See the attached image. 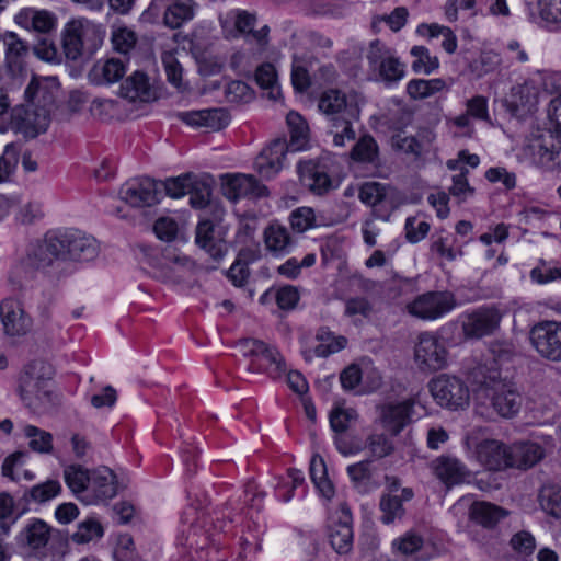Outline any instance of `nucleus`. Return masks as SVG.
Instances as JSON below:
<instances>
[{"label":"nucleus","mask_w":561,"mask_h":561,"mask_svg":"<svg viewBox=\"0 0 561 561\" xmlns=\"http://www.w3.org/2000/svg\"><path fill=\"white\" fill-rule=\"evenodd\" d=\"M549 117L554 129L538 130L531 134L522 149L526 160L545 171H552L559 164L561 152V94L550 103Z\"/></svg>","instance_id":"1"},{"label":"nucleus","mask_w":561,"mask_h":561,"mask_svg":"<svg viewBox=\"0 0 561 561\" xmlns=\"http://www.w3.org/2000/svg\"><path fill=\"white\" fill-rule=\"evenodd\" d=\"M51 369L43 360L26 364L18 380V392L23 403L35 414L50 412L56 405L51 390Z\"/></svg>","instance_id":"2"},{"label":"nucleus","mask_w":561,"mask_h":561,"mask_svg":"<svg viewBox=\"0 0 561 561\" xmlns=\"http://www.w3.org/2000/svg\"><path fill=\"white\" fill-rule=\"evenodd\" d=\"M485 366H478L472 371V378L480 386V393L490 398L493 410L504 419H512L523 405V397L514 383L497 381L500 373L490 369L485 374Z\"/></svg>","instance_id":"3"},{"label":"nucleus","mask_w":561,"mask_h":561,"mask_svg":"<svg viewBox=\"0 0 561 561\" xmlns=\"http://www.w3.org/2000/svg\"><path fill=\"white\" fill-rule=\"evenodd\" d=\"M62 249L58 233L47 232L43 239L27 245L25 255L20 260L15 271L19 274H24L25 277H33L36 272L55 273L64 262Z\"/></svg>","instance_id":"4"},{"label":"nucleus","mask_w":561,"mask_h":561,"mask_svg":"<svg viewBox=\"0 0 561 561\" xmlns=\"http://www.w3.org/2000/svg\"><path fill=\"white\" fill-rule=\"evenodd\" d=\"M366 58L371 73L387 84L396 83L404 77V65L394 51L379 39L370 43Z\"/></svg>","instance_id":"5"},{"label":"nucleus","mask_w":561,"mask_h":561,"mask_svg":"<svg viewBox=\"0 0 561 561\" xmlns=\"http://www.w3.org/2000/svg\"><path fill=\"white\" fill-rule=\"evenodd\" d=\"M430 390L437 404L443 408L458 410L469 404V389L461 379L455 376H438L430 382Z\"/></svg>","instance_id":"6"},{"label":"nucleus","mask_w":561,"mask_h":561,"mask_svg":"<svg viewBox=\"0 0 561 561\" xmlns=\"http://www.w3.org/2000/svg\"><path fill=\"white\" fill-rule=\"evenodd\" d=\"M9 130L22 134L25 138H35L49 126V115L45 108H31L18 105L12 108Z\"/></svg>","instance_id":"7"},{"label":"nucleus","mask_w":561,"mask_h":561,"mask_svg":"<svg viewBox=\"0 0 561 561\" xmlns=\"http://www.w3.org/2000/svg\"><path fill=\"white\" fill-rule=\"evenodd\" d=\"M455 306L456 301L451 293L427 291L417 296L407 308L416 318L435 320L453 310Z\"/></svg>","instance_id":"8"},{"label":"nucleus","mask_w":561,"mask_h":561,"mask_svg":"<svg viewBox=\"0 0 561 561\" xmlns=\"http://www.w3.org/2000/svg\"><path fill=\"white\" fill-rule=\"evenodd\" d=\"M62 244L64 261L87 262L99 254V243L94 237L80 230H67L57 232Z\"/></svg>","instance_id":"9"},{"label":"nucleus","mask_w":561,"mask_h":561,"mask_svg":"<svg viewBox=\"0 0 561 561\" xmlns=\"http://www.w3.org/2000/svg\"><path fill=\"white\" fill-rule=\"evenodd\" d=\"M530 341L536 351L549 360H561V322L542 321L530 330Z\"/></svg>","instance_id":"10"},{"label":"nucleus","mask_w":561,"mask_h":561,"mask_svg":"<svg viewBox=\"0 0 561 561\" xmlns=\"http://www.w3.org/2000/svg\"><path fill=\"white\" fill-rule=\"evenodd\" d=\"M414 356L422 370L436 371L443 369L447 363V350L443 341L427 332L420 334Z\"/></svg>","instance_id":"11"},{"label":"nucleus","mask_w":561,"mask_h":561,"mask_svg":"<svg viewBox=\"0 0 561 561\" xmlns=\"http://www.w3.org/2000/svg\"><path fill=\"white\" fill-rule=\"evenodd\" d=\"M502 319L495 307H480L462 317L461 328L467 339H481L494 333Z\"/></svg>","instance_id":"12"},{"label":"nucleus","mask_w":561,"mask_h":561,"mask_svg":"<svg viewBox=\"0 0 561 561\" xmlns=\"http://www.w3.org/2000/svg\"><path fill=\"white\" fill-rule=\"evenodd\" d=\"M318 107L330 118L344 115L350 118H359L360 115L358 95L356 93L346 94L335 89L322 93Z\"/></svg>","instance_id":"13"},{"label":"nucleus","mask_w":561,"mask_h":561,"mask_svg":"<svg viewBox=\"0 0 561 561\" xmlns=\"http://www.w3.org/2000/svg\"><path fill=\"white\" fill-rule=\"evenodd\" d=\"M222 195L236 202L240 198H260L268 194V190L261 184L253 175L234 174L222 176Z\"/></svg>","instance_id":"14"},{"label":"nucleus","mask_w":561,"mask_h":561,"mask_svg":"<svg viewBox=\"0 0 561 561\" xmlns=\"http://www.w3.org/2000/svg\"><path fill=\"white\" fill-rule=\"evenodd\" d=\"M161 191L158 182L144 178L124 184L119 190L122 201L133 207H150L159 203Z\"/></svg>","instance_id":"15"},{"label":"nucleus","mask_w":561,"mask_h":561,"mask_svg":"<svg viewBox=\"0 0 561 561\" xmlns=\"http://www.w3.org/2000/svg\"><path fill=\"white\" fill-rule=\"evenodd\" d=\"M329 539L332 548L339 554L348 553L353 547L352 514L350 508L342 504L332 517L329 526Z\"/></svg>","instance_id":"16"},{"label":"nucleus","mask_w":561,"mask_h":561,"mask_svg":"<svg viewBox=\"0 0 561 561\" xmlns=\"http://www.w3.org/2000/svg\"><path fill=\"white\" fill-rule=\"evenodd\" d=\"M248 348V355L265 362L263 369L271 378L277 379L286 371V364L275 346L267 345L261 340L245 339L242 341Z\"/></svg>","instance_id":"17"},{"label":"nucleus","mask_w":561,"mask_h":561,"mask_svg":"<svg viewBox=\"0 0 561 561\" xmlns=\"http://www.w3.org/2000/svg\"><path fill=\"white\" fill-rule=\"evenodd\" d=\"M511 446L496 439H484L477 445L478 461L488 470L499 471L510 467Z\"/></svg>","instance_id":"18"},{"label":"nucleus","mask_w":561,"mask_h":561,"mask_svg":"<svg viewBox=\"0 0 561 561\" xmlns=\"http://www.w3.org/2000/svg\"><path fill=\"white\" fill-rule=\"evenodd\" d=\"M0 318L5 334L11 336L23 335L31 328V320L25 314L21 304L14 299H4L0 304Z\"/></svg>","instance_id":"19"},{"label":"nucleus","mask_w":561,"mask_h":561,"mask_svg":"<svg viewBox=\"0 0 561 561\" xmlns=\"http://www.w3.org/2000/svg\"><path fill=\"white\" fill-rule=\"evenodd\" d=\"M549 451L536 442H517L511 446L510 467L527 470L539 463Z\"/></svg>","instance_id":"20"},{"label":"nucleus","mask_w":561,"mask_h":561,"mask_svg":"<svg viewBox=\"0 0 561 561\" xmlns=\"http://www.w3.org/2000/svg\"><path fill=\"white\" fill-rule=\"evenodd\" d=\"M0 42L5 47V67L8 71L12 76L20 73L23 69L24 59L30 53V45L11 31L0 34Z\"/></svg>","instance_id":"21"},{"label":"nucleus","mask_w":561,"mask_h":561,"mask_svg":"<svg viewBox=\"0 0 561 561\" xmlns=\"http://www.w3.org/2000/svg\"><path fill=\"white\" fill-rule=\"evenodd\" d=\"M413 401L405 400L398 403L382 405L380 421L382 426L393 436H397L410 422Z\"/></svg>","instance_id":"22"},{"label":"nucleus","mask_w":561,"mask_h":561,"mask_svg":"<svg viewBox=\"0 0 561 561\" xmlns=\"http://www.w3.org/2000/svg\"><path fill=\"white\" fill-rule=\"evenodd\" d=\"M195 243L215 261H220L226 254L225 241L216 233L214 224L208 219L196 226Z\"/></svg>","instance_id":"23"},{"label":"nucleus","mask_w":561,"mask_h":561,"mask_svg":"<svg viewBox=\"0 0 561 561\" xmlns=\"http://www.w3.org/2000/svg\"><path fill=\"white\" fill-rule=\"evenodd\" d=\"M300 183L316 195H323L329 192L332 182L327 172L313 161L300 162L298 164Z\"/></svg>","instance_id":"24"},{"label":"nucleus","mask_w":561,"mask_h":561,"mask_svg":"<svg viewBox=\"0 0 561 561\" xmlns=\"http://www.w3.org/2000/svg\"><path fill=\"white\" fill-rule=\"evenodd\" d=\"M178 117L187 125L206 127L213 130L221 129L229 122V116L224 108L180 112Z\"/></svg>","instance_id":"25"},{"label":"nucleus","mask_w":561,"mask_h":561,"mask_svg":"<svg viewBox=\"0 0 561 561\" xmlns=\"http://www.w3.org/2000/svg\"><path fill=\"white\" fill-rule=\"evenodd\" d=\"M287 151L286 141L280 139L274 140L261 152L255 161L259 173L266 179L277 174L283 168V160Z\"/></svg>","instance_id":"26"},{"label":"nucleus","mask_w":561,"mask_h":561,"mask_svg":"<svg viewBox=\"0 0 561 561\" xmlns=\"http://www.w3.org/2000/svg\"><path fill=\"white\" fill-rule=\"evenodd\" d=\"M431 468L435 476L445 484H459L468 476V470L457 458L440 456L432 461Z\"/></svg>","instance_id":"27"},{"label":"nucleus","mask_w":561,"mask_h":561,"mask_svg":"<svg viewBox=\"0 0 561 561\" xmlns=\"http://www.w3.org/2000/svg\"><path fill=\"white\" fill-rule=\"evenodd\" d=\"M89 489L98 500L112 499L117 493L116 476L107 467H99L91 471Z\"/></svg>","instance_id":"28"},{"label":"nucleus","mask_w":561,"mask_h":561,"mask_svg":"<svg viewBox=\"0 0 561 561\" xmlns=\"http://www.w3.org/2000/svg\"><path fill=\"white\" fill-rule=\"evenodd\" d=\"M507 516V512L489 502H473L469 508V519L484 528H493Z\"/></svg>","instance_id":"29"},{"label":"nucleus","mask_w":561,"mask_h":561,"mask_svg":"<svg viewBox=\"0 0 561 561\" xmlns=\"http://www.w3.org/2000/svg\"><path fill=\"white\" fill-rule=\"evenodd\" d=\"M119 95L131 102L148 101L151 98L148 76L138 70L133 72L122 83Z\"/></svg>","instance_id":"30"},{"label":"nucleus","mask_w":561,"mask_h":561,"mask_svg":"<svg viewBox=\"0 0 561 561\" xmlns=\"http://www.w3.org/2000/svg\"><path fill=\"white\" fill-rule=\"evenodd\" d=\"M125 65L116 58L98 62L89 72V79L96 85L111 84L123 78L125 75Z\"/></svg>","instance_id":"31"},{"label":"nucleus","mask_w":561,"mask_h":561,"mask_svg":"<svg viewBox=\"0 0 561 561\" xmlns=\"http://www.w3.org/2000/svg\"><path fill=\"white\" fill-rule=\"evenodd\" d=\"M15 22L39 33H49L56 25L54 14L45 10L25 9L15 16Z\"/></svg>","instance_id":"32"},{"label":"nucleus","mask_w":561,"mask_h":561,"mask_svg":"<svg viewBox=\"0 0 561 561\" xmlns=\"http://www.w3.org/2000/svg\"><path fill=\"white\" fill-rule=\"evenodd\" d=\"M85 25L80 20L69 22L64 31L62 46L68 59L76 60L82 54Z\"/></svg>","instance_id":"33"},{"label":"nucleus","mask_w":561,"mask_h":561,"mask_svg":"<svg viewBox=\"0 0 561 561\" xmlns=\"http://www.w3.org/2000/svg\"><path fill=\"white\" fill-rule=\"evenodd\" d=\"M286 119L290 133V140L286 144V149L293 152L302 150L309 140L307 122L297 112H289Z\"/></svg>","instance_id":"34"},{"label":"nucleus","mask_w":561,"mask_h":561,"mask_svg":"<svg viewBox=\"0 0 561 561\" xmlns=\"http://www.w3.org/2000/svg\"><path fill=\"white\" fill-rule=\"evenodd\" d=\"M431 141L432 134L427 130L419 133L417 136L396 134L391 137L392 147L415 157H420Z\"/></svg>","instance_id":"35"},{"label":"nucleus","mask_w":561,"mask_h":561,"mask_svg":"<svg viewBox=\"0 0 561 561\" xmlns=\"http://www.w3.org/2000/svg\"><path fill=\"white\" fill-rule=\"evenodd\" d=\"M49 537L50 527L42 519H33L20 535L21 540L34 550L45 547Z\"/></svg>","instance_id":"36"},{"label":"nucleus","mask_w":561,"mask_h":561,"mask_svg":"<svg viewBox=\"0 0 561 561\" xmlns=\"http://www.w3.org/2000/svg\"><path fill=\"white\" fill-rule=\"evenodd\" d=\"M190 204L194 208H205L211 196V180L209 178L192 175L188 187Z\"/></svg>","instance_id":"37"},{"label":"nucleus","mask_w":561,"mask_h":561,"mask_svg":"<svg viewBox=\"0 0 561 561\" xmlns=\"http://www.w3.org/2000/svg\"><path fill=\"white\" fill-rule=\"evenodd\" d=\"M358 119L359 118H350L346 115L330 118L331 125L329 134L333 138L334 146L344 147L346 140L352 141L356 138V134L353 128V123Z\"/></svg>","instance_id":"38"},{"label":"nucleus","mask_w":561,"mask_h":561,"mask_svg":"<svg viewBox=\"0 0 561 561\" xmlns=\"http://www.w3.org/2000/svg\"><path fill=\"white\" fill-rule=\"evenodd\" d=\"M358 420V413L353 408L335 405L329 414L330 427L335 435L345 434Z\"/></svg>","instance_id":"39"},{"label":"nucleus","mask_w":561,"mask_h":561,"mask_svg":"<svg viewBox=\"0 0 561 561\" xmlns=\"http://www.w3.org/2000/svg\"><path fill=\"white\" fill-rule=\"evenodd\" d=\"M194 18V8L191 3L174 1L165 9L163 22L165 26L174 30Z\"/></svg>","instance_id":"40"},{"label":"nucleus","mask_w":561,"mask_h":561,"mask_svg":"<svg viewBox=\"0 0 561 561\" xmlns=\"http://www.w3.org/2000/svg\"><path fill=\"white\" fill-rule=\"evenodd\" d=\"M253 259V252L249 249L239 252L238 259L227 272V276L234 286L241 287L247 283L250 275L248 263Z\"/></svg>","instance_id":"41"},{"label":"nucleus","mask_w":561,"mask_h":561,"mask_svg":"<svg viewBox=\"0 0 561 561\" xmlns=\"http://www.w3.org/2000/svg\"><path fill=\"white\" fill-rule=\"evenodd\" d=\"M538 501L541 508L549 515L561 518V489L545 485L540 489Z\"/></svg>","instance_id":"42"},{"label":"nucleus","mask_w":561,"mask_h":561,"mask_svg":"<svg viewBox=\"0 0 561 561\" xmlns=\"http://www.w3.org/2000/svg\"><path fill=\"white\" fill-rule=\"evenodd\" d=\"M255 81L263 89L268 91V98L276 100L280 94L277 85V73L275 67L265 62L257 67L255 71Z\"/></svg>","instance_id":"43"},{"label":"nucleus","mask_w":561,"mask_h":561,"mask_svg":"<svg viewBox=\"0 0 561 561\" xmlns=\"http://www.w3.org/2000/svg\"><path fill=\"white\" fill-rule=\"evenodd\" d=\"M367 447L373 459H382L394 451V445L383 433H373L367 436L364 448Z\"/></svg>","instance_id":"44"},{"label":"nucleus","mask_w":561,"mask_h":561,"mask_svg":"<svg viewBox=\"0 0 561 561\" xmlns=\"http://www.w3.org/2000/svg\"><path fill=\"white\" fill-rule=\"evenodd\" d=\"M378 157V145L370 135H364L354 145L351 158L358 162H374Z\"/></svg>","instance_id":"45"},{"label":"nucleus","mask_w":561,"mask_h":561,"mask_svg":"<svg viewBox=\"0 0 561 561\" xmlns=\"http://www.w3.org/2000/svg\"><path fill=\"white\" fill-rule=\"evenodd\" d=\"M91 471L81 466H68L64 470V477L67 485L75 493H80L89 489Z\"/></svg>","instance_id":"46"},{"label":"nucleus","mask_w":561,"mask_h":561,"mask_svg":"<svg viewBox=\"0 0 561 561\" xmlns=\"http://www.w3.org/2000/svg\"><path fill=\"white\" fill-rule=\"evenodd\" d=\"M61 491V485L56 480H48L44 483L34 485L25 494L24 497L26 500H32L36 503H45L55 496H57Z\"/></svg>","instance_id":"47"},{"label":"nucleus","mask_w":561,"mask_h":561,"mask_svg":"<svg viewBox=\"0 0 561 561\" xmlns=\"http://www.w3.org/2000/svg\"><path fill=\"white\" fill-rule=\"evenodd\" d=\"M24 434L31 439L30 447L37 453H50L53 449V436L34 425H27Z\"/></svg>","instance_id":"48"},{"label":"nucleus","mask_w":561,"mask_h":561,"mask_svg":"<svg viewBox=\"0 0 561 561\" xmlns=\"http://www.w3.org/2000/svg\"><path fill=\"white\" fill-rule=\"evenodd\" d=\"M411 54L416 58L412 64V69L415 72L430 75L439 66L438 58L430 56L428 49L424 46H414L411 49Z\"/></svg>","instance_id":"49"},{"label":"nucleus","mask_w":561,"mask_h":561,"mask_svg":"<svg viewBox=\"0 0 561 561\" xmlns=\"http://www.w3.org/2000/svg\"><path fill=\"white\" fill-rule=\"evenodd\" d=\"M290 243V238L286 228L280 226H270L265 230L266 248L273 252L285 251Z\"/></svg>","instance_id":"50"},{"label":"nucleus","mask_w":561,"mask_h":561,"mask_svg":"<svg viewBox=\"0 0 561 561\" xmlns=\"http://www.w3.org/2000/svg\"><path fill=\"white\" fill-rule=\"evenodd\" d=\"M536 95L529 85H516L511 90L510 106L513 111L527 108L528 111L535 103Z\"/></svg>","instance_id":"51"},{"label":"nucleus","mask_w":561,"mask_h":561,"mask_svg":"<svg viewBox=\"0 0 561 561\" xmlns=\"http://www.w3.org/2000/svg\"><path fill=\"white\" fill-rule=\"evenodd\" d=\"M500 56L495 51H483L479 58L469 64V69L477 77H482L489 72L494 71L500 65Z\"/></svg>","instance_id":"52"},{"label":"nucleus","mask_w":561,"mask_h":561,"mask_svg":"<svg viewBox=\"0 0 561 561\" xmlns=\"http://www.w3.org/2000/svg\"><path fill=\"white\" fill-rule=\"evenodd\" d=\"M379 507L382 512L381 520L385 524L392 523L404 514L401 499L397 495L386 494L380 499Z\"/></svg>","instance_id":"53"},{"label":"nucleus","mask_w":561,"mask_h":561,"mask_svg":"<svg viewBox=\"0 0 561 561\" xmlns=\"http://www.w3.org/2000/svg\"><path fill=\"white\" fill-rule=\"evenodd\" d=\"M102 536V525L98 520L89 518L79 524L77 531L72 534L71 538L77 543H85Z\"/></svg>","instance_id":"54"},{"label":"nucleus","mask_w":561,"mask_h":561,"mask_svg":"<svg viewBox=\"0 0 561 561\" xmlns=\"http://www.w3.org/2000/svg\"><path fill=\"white\" fill-rule=\"evenodd\" d=\"M192 175V173H186L178 178L168 179L165 182L158 183V187H163L168 196L172 198H180L185 194H188Z\"/></svg>","instance_id":"55"},{"label":"nucleus","mask_w":561,"mask_h":561,"mask_svg":"<svg viewBox=\"0 0 561 561\" xmlns=\"http://www.w3.org/2000/svg\"><path fill=\"white\" fill-rule=\"evenodd\" d=\"M386 187L378 182H366L359 187L358 197L368 206H376L386 197Z\"/></svg>","instance_id":"56"},{"label":"nucleus","mask_w":561,"mask_h":561,"mask_svg":"<svg viewBox=\"0 0 561 561\" xmlns=\"http://www.w3.org/2000/svg\"><path fill=\"white\" fill-rule=\"evenodd\" d=\"M19 161V150L14 144H8L0 156V183L9 181Z\"/></svg>","instance_id":"57"},{"label":"nucleus","mask_w":561,"mask_h":561,"mask_svg":"<svg viewBox=\"0 0 561 561\" xmlns=\"http://www.w3.org/2000/svg\"><path fill=\"white\" fill-rule=\"evenodd\" d=\"M374 311L373 304L362 296L351 297L345 300V316L353 318L360 316L363 318H369Z\"/></svg>","instance_id":"58"},{"label":"nucleus","mask_w":561,"mask_h":561,"mask_svg":"<svg viewBox=\"0 0 561 561\" xmlns=\"http://www.w3.org/2000/svg\"><path fill=\"white\" fill-rule=\"evenodd\" d=\"M334 444L336 449L344 456L362 451L365 445L358 436L350 435L347 433L335 435Z\"/></svg>","instance_id":"59"},{"label":"nucleus","mask_w":561,"mask_h":561,"mask_svg":"<svg viewBox=\"0 0 561 561\" xmlns=\"http://www.w3.org/2000/svg\"><path fill=\"white\" fill-rule=\"evenodd\" d=\"M314 213L312 208L300 207L290 215L291 228L297 232H305L314 225Z\"/></svg>","instance_id":"60"},{"label":"nucleus","mask_w":561,"mask_h":561,"mask_svg":"<svg viewBox=\"0 0 561 561\" xmlns=\"http://www.w3.org/2000/svg\"><path fill=\"white\" fill-rule=\"evenodd\" d=\"M530 277L538 284H546L561 278V267H549L543 260L530 271Z\"/></svg>","instance_id":"61"},{"label":"nucleus","mask_w":561,"mask_h":561,"mask_svg":"<svg viewBox=\"0 0 561 561\" xmlns=\"http://www.w3.org/2000/svg\"><path fill=\"white\" fill-rule=\"evenodd\" d=\"M510 543L514 551L524 556H530L536 548V540L534 536L525 530L515 534L511 538Z\"/></svg>","instance_id":"62"},{"label":"nucleus","mask_w":561,"mask_h":561,"mask_svg":"<svg viewBox=\"0 0 561 561\" xmlns=\"http://www.w3.org/2000/svg\"><path fill=\"white\" fill-rule=\"evenodd\" d=\"M539 14L549 23L561 22V0H538Z\"/></svg>","instance_id":"63"},{"label":"nucleus","mask_w":561,"mask_h":561,"mask_svg":"<svg viewBox=\"0 0 561 561\" xmlns=\"http://www.w3.org/2000/svg\"><path fill=\"white\" fill-rule=\"evenodd\" d=\"M299 300V293L295 286L286 285L276 291V302L280 309H294Z\"/></svg>","instance_id":"64"}]
</instances>
